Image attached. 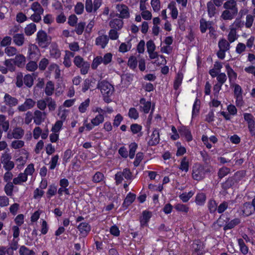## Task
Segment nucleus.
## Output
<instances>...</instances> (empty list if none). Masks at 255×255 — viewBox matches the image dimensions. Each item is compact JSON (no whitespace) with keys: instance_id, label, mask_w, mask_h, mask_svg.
Segmentation results:
<instances>
[{"instance_id":"30","label":"nucleus","mask_w":255,"mask_h":255,"mask_svg":"<svg viewBox=\"0 0 255 255\" xmlns=\"http://www.w3.org/2000/svg\"><path fill=\"white\" fill-rule=\"evenodd\" d=\"M206 199V195L203 193H198L195 199L196 204L199 206L203 205Z\"/></svg>"},{"instance_id":"50","label":"nucleus","mask_w":255,"mask_h":255,"mask_svg":"<svg viewBox=\"0 0 255 255\" xmlns=\"http://www.w3.org/2000/svg\"><path fill=\"white\" fill-rule=\"evenodd\" d=\"M86 23L84 22H81L79 23L77 25H76L75 31L76 32V33L78 35H81L82 34L85 26Z\"/></svg>"},{"instance_id":"16","label":"nucleus","mask_w":255,"mask_h":255,"mask_svg":"<svg viewBox=\"0 0 255 255\" xmlns=\"http://www.w3.org/2000/svg\"><path fill=\"white\" fill-rule=\"evenodd\" d=\"M246 171L240 170L236 172L232 176H231L234 183L237 184L245 176Z\"/></svg>"},{"instance_id":"11","label":"nucleus","mask_w":255,"mask_h":255,"mask_svg":"<svg viewBox=\"0 0 255 255\" xmlns=\"http://www.w3.org/2000/svg\"><path fill=\"white\" fill-rule=\"evenodd\" d=\"M77 228L83 236H86L91 231L90 225L86 222L80 223Z\"/></svg>"},{"instance_id":"27","label":"nucleus","mask_w":255,"mask_h":255,"mask_svg":"<svg viewBox=\"0 0 255 255\" xmlns=\"http://www.w3.org/2000/svg\"><path fill=\"white\" fill-rule=\"evenodd\" d=\"M110 25L115 29H120L123 26V21L121 19L116 18L110 22Z\"/></svg>"},{"instance_id":"36","label":"nucleus","mask_w":255,"mask_h":255,"mask_svg":"<svg viewBox=\"0 0 255 255\" xmlns=\"http://www.w3.org/2000/svg\"><path fill=\"white\" fill-rule=\"evenodd\" d=\"M226 68L230 80H235L237 78V74L234 72L229 64L226 65Z\"/></svg>"},{"instance_id":"48","label":"nucleus","mask_w":255,"mask_h":255,"mask_svg":"<svg viewBox=\"0 0 255 255\" xmlns=\"http://www.w3.org/2000/svg\"><path fill=\"white\" fill-rule=\"evenodd\" d=\"M200 103V101L196 99L193 106L192 117L197 115L199 111Z\"/></svg>"},{"instance_id":"33","label":"nucleus","mask_w":255,"mask_h":255,"mask_svg":"<svg viewBox=\"0 0 255 255\" xmlns=\"http://www.w3.org/2000/svg\"><path fill=\"white\" fill-rule=\"evenodd\" d=\"M31 9L34 13H43L44 9L38 2H34L31 5Z\"/></svg>"},{"instance_id":"32","label":"nucleus","mask_w":255,"mask_h":255,"mask_svg":"<svg viewBox=\"0 0 255 255\" xmlns=\"http://www.w3.org/2000/svg\"><path fill=\"white\" fill-rule=\"evenodd\" d=\"M104 121V117L102 114H99L95 117V118H93L91 120V124L93 126H98L100 124L103 123Z\"/></svg>"},{"instance_id":"63","label":"nucleus","mask_w":255,"mask_h":255,"mask_svg":"<svg viewBox=\"0 0 255 255\" xmlns=\"http://www.w3.org/2000/svg\"><path fill=\"white\" fill-rule=\"evenodd\" d=\"M112 56V54L111 53H106L104 56V57H102V62L105 65L108 64L111 62Z\"/></svg>"},{"instance_id":"60","label":"nucleus","mask_w":255,"mask_h":255,"mask_svg":"<svg viewBox=\"0 0 255 255\" xmlns=\"http://www.w3.org/2000/svg\"><path fill=\"white\" fill-rule=\"evenodd\" d=\"M228 39L231 43L233 42L237 39L235 29L232 28L231 29L228 36Z\"/></svg>"},{"instance_id":"59","label":"nucleus","mask_w":255,"mask_h":255,"mask_svg":"<svg viewBox=\"0 0 255 255\" xmlns=\"http://www.w3.org/2000/svg\"><path fill=\"white\" fill-rule=\"evenodd\" d=\"M103 63L102 60V57L97 56L95 58L93 61V63L92 64V68L93 69H96L98 67V66L101 64Z\"/></svg>"},{"instance_id":"61","label":"nucleus","mask_w":255,"mask_h":255,"mask_svg":"<svg viewBox=\"0 0 255 255\" xmlns=\"http://www.w3.org/2000/svg\"><path fill=\"white\" fill-rule=\"evenodd\" d=\"M73 62L77 67L79 68L82 66L83 63L86 62L84 61L83 58L80 56H76L74 58Z\"/></svg>"},{"instance_id":"14","label":"nucleus","mask_w":255,"mask_h":255,"mask_svg":"<svg viewBox=\"0 0 255 255\" xmlns=\"http://www.w3.org/2000/svg\"><path fill=\"white\" fill-rule=\"evenodd\" d=\"M133 75L130 73L123 74L121 76V82L125 87H128L133 80Z\"/></svg>"},{"instance_id":"17","label":"nucleus","mask_w":255,"mask_h":255,"mask_svg":"<svg viewBox=\"0 0 255 255\" xmlns=\"http://www.w3.org/2000/svg\"><path fill=\"white\" fill-rule=\"evenodd\" d=\"M12 59L14 65L19 67L24 66L25 64V57L22 54L16 55L15 58Z\"/></svg>"},{"instance_id":"6","label":"nucleus","mask_w":255,"mask_h":255,"mask_svg":"<svg viewBox=\"0 0 255 255\" xmlns=\"http://www.w3.org/2000/svg\"><path fill=\"white\" fill-rule=\"evenodd\" d=\"M242 211L245 216H249L255 212V209L250 202H247L243 204Z\"/></svg>"},{"instance_id":"22","label":"nucleus","mask_w":255,"mask_h":255,"mask_svg":"<svg viewBox=\"0 0 255 255\" xmlns=\"http://www.w3.org/2000/svg\"><path fill=\"white\" fill-rule=\"evenodd\" d=\"M178 130L180 134L184 136L188 141L192 140L191 132L187 127H181Z\"/></svg>"},{"instance_id":"35","label":"nucleus","mask_w":255,"mask_h":255,"mask_svg":"<svg viewBox=\"0 0 255 255\" xmlns=\"http://www.w3.org/2000/svg\"><path fill=\"white\" fill-rule=\"evenodd\" d=\"M219 49L227 51L230 49V43L225 39H221L218 42Z\"/></svg>"},{"instance_id":"38","label":"nucleus","mask_w":255,"mask_h":255,"mask_svg":"<svg viewBox=\"0 0 255 255\" xmlns=\"http://www.w3.org/2000/svg\"><path fill=\"white\" fill-rule=\"evenodd\" d=\"M14 135V138L20 139L24 135V130L21 128H16L12 131Z\"/></svg>"},{"instance_id":"57","label":"nucleus","mask_w":255,"mask_h":255,"mask_svg":"<svg viewBox=\"0 0 255 255\" xmlns=\"http://www.w3.org/2000/svg\"><path fill=\"white\" fill-rule=\"evenodd\" d=\"M84 8V4L81 2H78L75 6V12L77 14H81L83 13Z\"/></svg>"},{"instance_id":"28","label":"nucleus","mask_w":255,"mask_h":255,"mask_svg":"<svg viewBox=\"0 0 255 255\" xmlns=\"http://www.w3.org/2000/svg\"><path fill=\"white\" fill-rule=\"evenodd\" d=\"M216 8L212 1L207 3V11L210 17L214 16L216 13Z\"/></svg>"},{"instance_id":"2","label":"nucleus","mask_w":255,"mask_h":255,"mask_svg":"<svg viewBox=\"0 0 255 255\" xmlns=\"http://www.w3.org/2000/svg\"><path fill=\"white\" fill-rule=\"evenodd\" d=\"M212 170V167H205L196 163L192 167V177L194 180L200 181L205 178L206 173L211 172Z\"/></svg>"},{"instance_id":"9","label":"nucleus","mask_w":255,"mask_h":255,"mask_svg":"<svg viewBox=\"0 0 255 255\" xmlns=\"http://www.w3.org/2000/svg\"><path fill=\"white\" fill-rule=\"evenodd\" d=\"M109 38L107 35H102L96 38L95 43L102 48H105L108 43Z\"/></svg>"},{"instance_id":"4","label":"nucleus","mask_w":255,"mask_h":255,"mask_svg":"<svg viewBox=\"0 0 255 255\" xmlns=\"http://www.w3.org/2000/svg\"><path fill=\"white\" fill-rule=\"evenodd\" d=\"M36 102L32 99H26L24 103L17 107L19 112H25L27 110L31 109L35 105Z\"/></svg>"},{"instance_id":"31","label":"nucleus","mask_w":255,"mask_h":255,"mask_svg":"<svg viewBox=\"0 0 255 255\" xmlns=\"http://www.w3.org/2000/svg\"><path fill=\"white\" fill-rule=\"evenodd\" d=\"M93 81H95V80L93 79H86L84 81V83L83 84V87L82 89V91L85 93L89 89H90L91 87H93V84L94 83L93 82Z\"/></svg>"},{"instance_id":"46","label":"nucleus","mask_w":255,"mask_h":255,"mask_svg":"<svg viewBox=\"0 0 255 255\" xmlns=\"http://www.w3.org/2000/svg\"><path fill=\"white\" fill-rule=\"evenodd\" d=\"M13 187L14 186L12 182H8L5 185L4 189L7 195L10 196L12 195Z\"/></svg>"},{"instance_id":"44","label":"nucleus","mask_w":255,"mask_h":255,"mask_svg":"<svg viewBox=\"0 0 255 255\" xmlns=\"http://www.w3.org/2000/svg\"><path fill=\"white\" fill-rule=\"evenodd\" d=\"M137 64V61L135 57L132 56H130L128 60V65L130 68L134 69L136 68Z\"/></svg>"},{"instance_id":"20","label":"nucleus","mask_w":255,"mask_h":255,"mask_svg":"<svg viewBox=\"0 0 255 255\" xmlns=\"http://www.w3.org/2000/svg\"><path fill=\"white\" fill-rule=\"evenodd\" d=\"M6 116L3 115H0V126H1L2 130L6 132L9 128V121L6 120Z\"/></svg>"},{"instance_id":"25","label":"nucleus","mask_w":255,"mask_h":255,"mask_svg":"<svg viewBox=\"0 0 255 255\" xmlns=\"http://www.w3.org/2000/svg\"><path fill=\"white\" fill-rule=\"evenodd\" d=\"M234 185H235V184L231 177L228 178L227 179L221 184L222 188L224 190H227L232 188Z\"/></svg>"},{"instance_id":"53","label":"nucleus","mask_w":255,"mask_h":255,"mask_svg":"<svg viewBox=\"0 0 255 255\" xmlns=\"http://www.w3.org/2000/svg\"><path fill=\"white\" fill-rule=\"evenodd\" d=\"M128 115L130 118L133 119L134 120L137 119L139 117L138 112L134 108H131L129 109Z\"/></svg>"},{"instance_id":"52","label":"nucleus","mask_w":255,"mask_h":255,"mask_svg":"<svg viewBox=\"0 0 255 255\" xmlns=\"http://www.w3.org/2000/svg\"><path fill=\"white\" fill-rule=\"evenodd\" d=\"M13 60L12 59L5 60L4 64L7 67V70L8 69L10 71H14L15 70V67L13 64Z\"/></svg>"},{"instance_id":"18","label":"nucleus","mask_w":255,"mask_h":255,"mask_svg":"<svg viewBox=\"0 0 255 255\" xmlns=\"http://www.w3.org/2000/svg\"><path fill=\"white\" fill-rule=\"evenodd\" d=\"M226 222V224L224 227V230L226 231L234 228L235 226H237L241 223V220L239 218H235L231 221Z\"/></svg>"},{"instance_id":"29","label":"nucleus","mask_w":255,"mask_h":255,"mask_svg":"<svg viewBox=\"0 0 255 255\" xmlns=\"http://www.w3.org/2000/svg\"><path fill=\"white\" fill-rule=\"evenodd\" d=\"M54 90V85L53 83L49 81L47 82L45 89V93L47 96H51L53 94Z\"/></svg>"},{"instance_id":"8","label":"nucleus","mask_w":255,"mask_h":255,"mask_svg":"<svg viewBox=\"0 0 255 255\" xmlns=\"http://www.w3.org/2000/svg\"><path fill=\"white\" fill-rule=\"evenodd\" d=\"M117 8L120 12V17L122 18H128L129 17V13L128 7L125 4H118Z\"/></svg>"},{"instance_id":"54","label":"nucleus","mask_w":255,"mask_h":255,"mask_svg":"<svg viewBox=\"0 0 255 255\" xmlns=\"http://www.w3.org/2000/svg\"><path fill=\"white\" fill-rule=\"evenodd\" d=\"M24 142L22 140H14L11 144V146L14 149H18L24 146Z\"/></svg>"},{"instance_id":"7","label":"nucleus","mask_w":255,"mask_h":255,"mask_svg":"<svg viewBox=\"0 0 255 255\" xmlns=\"http://www.w3.org/2000/svg\"><path fill=\"white\" fill-rule=\"evenodd\" d=\"M3 100L5 105L9 107L16 106L18 104V100L16 98L7 93L4 95Z\"/></svg>"},{"instance_id":"24","label":"nucleus","mask_w":255,"mask_h":255,"mask_svg":"<svg viewBox=\"0 0 255 255\" xmlns=\"http://www.w3.org/2000/svg\"><path fill=\"white\" fill-rule=\"evenodd\" d=\"M36 30L35 24L31 23L25 27L24 32L26 35L30 36L33 34Z\"/></svg>"},{"instance_id":"62","label":"nucleus","mask_w":255,"mask_h":255,"mask_svg":"<svg viewBox=\"0 0 255 255\" xmlns=\"http://www.w3.org/2000/svg\"><path fill=\"white\" fill-rule=\"evenodd\" d=\"M151 5L154 11H158L160 9V2L159 0H151Z\"/></svg>"},{"instance_id":"55","label":"nucleus","mask_w":255,"mask_h":255,"mask_svg":"<svg viewBox=\"0 0 255 255\" xmlns=\"http://www.w3.org/2000/svg\"><path fill=\"white\" fill-rule=\"evenodd\" d=\"M142 126L137 124H133L130 126V130L133 134H136L141 131Z\"/></svg>"},{"instance_id":"45","label":"nucleus","mask_w":255,"mask_h":255,"mask_svg":"<svg viewBox=\"0 0 255 255\" xmlns=\"http://www.w3.org/2000/svg\"><path fill=\"white\" fill-rule=\"evenodd\" d=\"M174 208L178 211L184 213H187L189 211V207L183 204L178 203L175 205Z\"/></svg>"},{"instance_id":"10","label":"nucleus","mask_w":255,"mask_h":255,"mask_svg":"<svg viewBox=\"0 0 255 255\" xmlns=\"http://www.w3.org/2000/svg\"><path fill=\"white\" fill-rule=\"evenodd\" d=\"M160 141L159 131L158 129H155L151 135V139L148 141L149 145L154 146L157 144Z\"/></svg>"},{"instance_id":"64","label":"nucleus","mask_w":255,"mask_h":255,"mask_svg":"<svg viewBox=\"0 0 255 255\" xmlns=\"http://www.w3.org/2000/svg\"><path fill=\"white\" fill-rule=\"evenodd\" d=\"M57 192V187L54 185H51L49 186L47 194L48 195V198H50L54 196Z\"/></svg>"},{"instance_id":"13","label":"nucleus","mask_w":255,"mask_h":255,"mask_svg":"<svg viewBox=\"0 0 255 255\" xmlns=\"http://www.w3.org/2000/svg\"><path fill=\"white\" fill-rule=\"evenodd\" d=\"M238 11L226 9L223 11L221 17L224 20H231L237 14Z\"/></svg>"},{"instance_id":"12","label":"nucleus","mask_w":255,"mask_h":255,"mask_svg":"<svg viewBox=\"0 0 255 255\" xmlns=\"http://www.w3.org/2000/svg\"><path fill=\"white\" fill-rule=\"evenodd\" d=\"M151 213L149 211H143L142 216L140 218V225L141 227H144L147 225V223L151 217Z\"/></svg>"},{"instance_id":"42","label":"nucleus","mask_w":255,"mask_h":255,"mask_svg":"<svg viewBox=\"0 0 255 255\" xmlns=\"http://www.w3.org/2000/svg\"><path fill=\"white\" fill-rule=\"evenodd\" d=\"M24 84L28 87H31L33 84V77L29 74L26 75L23 78Z\"/></svg>"},{"instance_id":"56","label":"nucleus","mask_w":255,"mask_h":255,"mask_svg":"<svg viewBox=\"0 0 255 255\" xmlns=\"http://www.w3.org/2000/svg\"><path fill=\"white\" fill-rule=\"evenodd\" d=\"M5 53L8 56H12L16 54L17 53V49L16 48L12 46H8L5 48Z\"/></svg>"},{"instance_id":"41","label":"nucleus","mask_w":255,"mask_h":255,"mask_svg":"<svg viewBox=\"0 0 255 255\" xmlns=\"http://www.w3.org/2000/svg\"><path fill=\"white\" fill-rule=\"evenodd\" d=\"M208 210L211 213H214L217 209V204L214 200H210L208 203Z\"/></svg>"},{"instance_id":"40","label":"nucleus","mask_w":255,"mask_h":255,"mask_svg":"<svg viewBox=\"0 0 255 255\" xmlns=\"http://www.w3.org/2000/svg\"><path fill=\"white\" fill-rule=\"evenodd\" d=\"M137 148V144L135 142L131 143L129 145V157L130 159L133 158Z\"/></svg>"},{"instance_id":"51","label":"nucleus","mask_w":255,"mask_h":255,"mask_svg":"<svg viewBox=\"0 0 255 255\" xmlns=\"http://www.w3.org/2000/svg\"><path fill=\"white\" fill-rule=\"evenodd\" d=\"M179 168L182 171L187 172L189 169V163L185 157L182 160Z\"/></svg>"},{"instance_id":"19","label":"nucleus","mask_w":255,"mask_h":255,"mask_svg":"<svg viewBox=\"0 0 255 255\" xmlns=\"http://www.w3.org/2000/svg\"><path fill=\"white\" fill-rule=\"evenodd\" d=\"M223 7L226 9L238 11L237 2L235 0H229L225 2Z\"/></svg>"},{"instance_id":"26","label":"nucleus","mask_w":255,"mask_h":255,"mask_svg":"<svg viewBox=\"0 0 255 255\" xmlns=\"http://www.w3.org/2000/svg\"><path fill=\"white\" fill-rule=\"evenodd\" d=\"M231 172V169L224 166L221 168H220L218 172V176L219 179H221L226 176H227L228 174L230 173Z\"/></svg>"},{"instance_id":"23","label":"nucleus","mask_w":255,"mask_h":255,"mask_svg":"<svg viewBox=\"0 0 255 255\" xmlns=\"http://www.w3.org/2000/svg\"><path fill=\"white\" fill-rule=\"evenodd\" d=\"M24 36L23 34H16L13 36L14 43L18 46H22L24 42Z\"/></svg>"},{"instance_id":"39","label":"nucleus","mask_w":255,"mask_h":255,"mask_svg":"<svg viewBox=\"0 0 255 255\" xmlns=\"http://www.w3.org/2000/svg\"><path fill=\"white\" fill-rule=\"evenodd\" d=\"M90 102V99L88 98L80 105L78 109L80 113H84L86 111L87 108L89 106Z\"/></svg>"},{"instance_id":"5","label":"nucleus","mask_w":255,"mask_h":255,"mask_svg":"<svg viewBox=\"0 0 255 255\" xmlns=\"http://www.w3.org/2000/svg\"><path fill=\"white\" fill-rule=\"evenodd\" d=\"M46 116L45 112H41L39 110H36L34 113V122L36 125H40L44 122Z\"/></svg>"},{"instance_id":"58","label":"nucleus","mask_w":255,"mask_h":255,"mask_svg":"<svg viewBox=\"0 0 255 255\" xmlns=\"http://www.w3.org/2000/svg\"><path fill=\"white\" fill-rule=\"evenodd\" d=\"M244 118L245 120L247 122L249 125L252 126V124H255L254 117L251 114L245 113L244 114Z\"/></svg>"},{"instance_id":"21","label":"nucleus","mask_w":255,"mask_h":255,"mask_svg":"<svg viewBox=\"0 0 255 255\" xmlns=\"http://www.w3.org/2000/svg\"><path fill=\"white\" fill-rule=\"evenodd\" d=\"M135 199V195L134 194L129 193L127 197H126L124 203L123 204V207L127 208L134 201Z\"/></svg>"},{"instance_id":"1","label":"nucleus","mask_w":255,"mask_h":255,"mask_svg":"<svg viewBox=\"0 0 255 255\" xmlns=\"http://www.w3.org/2000/svg\"><path fill=\"white\" fill-rule=\"evenodd\" d=\"M97 88L100 90L105 102L109 103L112 101L110 97L114 92V87L112 84L108 81L103 80L98 83Z\"/></svg>"},{"instance_id":"49","label":"nucleus","mask_w":255,"mask_h":255,"mask_svg":"<svg viewBox=\"0 0 255 255\" xmlns=\"http://www.w3.org/2000/svg\"><path fill=\"white\" fill-rule=\"evenodd\" d=\"M104 178V174L100 172H97L93 177V181L95 183H99Z\"/></svg>"},{"instance_id":"15","label":"nucleus","mask_w":255,"mask_h":255,"mask_svg":"<svg viewBox=\"0 0 255 255\" xmlns=\"http://www.w3.org/2000/svg\"><path fill=\"white\" fill-rule=\"evenodd\" d=\"M50 55L52 57L55 59H57L60 57L61 52L56 44L52 43L51 45Z\"/></svg>"},{"instance_id":"37","label":"nucleus","mask_w":255,"mask_h":255,"mask_svg":"<svg viewBox=\"0 0 255 255\" xmlns=\"http://www.w3.org/2000/svg\"><path fill=\"white\" fill-rule=\"evenodd\" d=\"M45 100L47 101V105L50 111H53L56 108L55 102L51 97H46Z\"/></svg>"},{"instance_id":"3","label":"nucleus","mask_w":255,"mask_h":255,"mask_svg":"<svg viewBox=\"0 0 255 255\" xmlns=\"http://www.w3.org/2000/svg\"><path fill=\"white\" fill-rule=\"evenodd\" d=\"M51 37L47 35L45 31L40 30L37 32L36 41L40 47L42 48L48 47L51 42Z\"/></svg>"},{"instance_id":"43","label":"nucleus","mask_w":255,"mask_h":255,"mask_svg":"<svg viewBox=\"0 0 255 255\" xmlns=\"http://www.w3.org/2000/svg\"><path fill=\"white\" fill-rule=\"evenodd\" d=\"M193 194L192 191H190L188 193L184 192L180 195L179 197L183 202L185 203L189 201L193 195Z\"/></svg>"},{"instance_id":"34","label":"nucleus","mask_w":255,"mask_h":255,"mask_svg":"<svg viewBox=\"0 0 255 255\" xmlns=\"http://www.w3.org/2000/svg\"><path fill=\"white\" fill-rule=\"evenodd\" d=\"M19 255H35L33 250H30L24 246L20 247L19 250Z\"/></svg>"},{"instance_id":"47","label":"nucleus","mask_w":255,"mask_h":255,"mask_svg":"<svg viewBox=\"0 0 255 255\" xmlns=\"http://www.w3.org/2000/svg\"><path fill=\"white\" fill-rule=\"evenodd\" d=\"M183 79V75L182 74L178 73L176 77L175 80L174 82V88L177 90L182 83Z\"/></svg>"}]
</instances>
